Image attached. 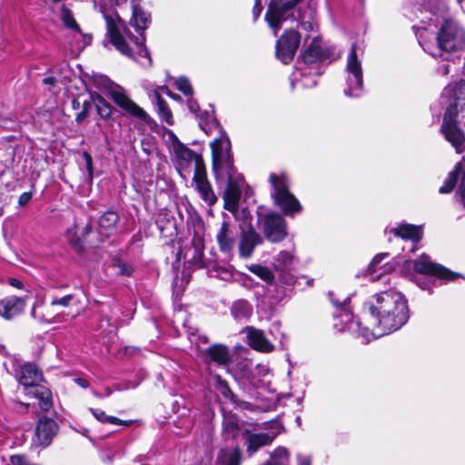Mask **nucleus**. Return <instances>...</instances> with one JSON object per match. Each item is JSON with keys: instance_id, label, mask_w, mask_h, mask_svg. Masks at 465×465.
Segmentation results:
<instances>
[{"instance_id": "nucleus-54", "label": "nucleus", "mask_w": 465, "mask_h": 465, "mask_svg": "<svg viewBox=\"0 0 465 465\" xmlns=\"http://www.w3.org/2000/svg\"><path fill=\"white\" fill-rule=\"evenodd\" d=\"M57 80L54 77H46L43 80V83L47 85H54Z\"/></svg>"}, {"instance_id": "nucleus-52", "label": "nucleus", "mask_w": 465, "mask_h": 465, "mask_svg": "<svg viewBox=\"0 0 465 465\" xmlns=\"http://www.w3.org/2000/svg\"><path fill=\"white\" fill-rule=\"evenodd\" d=\"M74 382L78 386H80V387H82L84 389H85V388H87L89 386V381L86 379H84V378H75L74 379Z\"/></svg>"}, {"instance_id": "nucleus-5", "label": "nucleus", "mask_w": 465, "mask_h": 465, "mask_svg": "<svg viewBox=\"0 0 465 465\" xmlns=\"http://www.w3.org/2000/svg\"><path fill=\"white\" fill-rule=\"evenodd\" d=\"M444 95L452 97L453 103H450L444 114L441 124V132L446 140L455 147L457 153H462L465 149V134L458 126L456 121L457 101L465 97V82H459L450 84L444 89Z\"/></svg>"}, {"instance_id": "nucleus-36", "label": "nucleus", "mask_w": 465, "mask_h": 465, "mask_svg": "<svg viewBox=\"0 0 465 465\" xmlns=\"http://www.w3.org/2000/svg\"><path fill=\"white\" fill-rule=\"evenodd\" d=\"M154 97L161 118L168 124H173V115L167 103L162 98L161 94L158 91H155Z\"/></svg>"}, {"instance_id": "nucleus-58", "label": "nucleus", "mask_w": 465, "mask_h": 465, "mask_svg": "<svg viewBox=\"0 0 465 465\" xmlns=\"http://www.w3.org/2000/svg\"><path fill=\"white\" fill-rule=\"evenodd\" d=\"M157 91H158L159 93H160V91H161V92H163V93H164V94H167V92H170L167 86H161V87H159V90H157Z\"/></svg>"}, {"instance_id": "nucleus-43", "label": "nucleus", "mask_w": 465, "mask_h": 465, "mask_svg": "<svg viewBox=\"0 0 465 465\" xmlns=\"http://www.w3.org/2000/svg\"><path fill=\"white\" fill-rule=\"evenodd\" d=\"M176 86H177V89L185 95L192 96L193 94V87H192L189 80L185 77H180L176 81Z\"/></svg>"}, {"instance_id": "nucleus-55", "label": "nucleus", "mask_w": 465, "mask_h": 465, "mask_svg": "<svg viewBox=\"0 0 465 465\" xmlns=\"http://www.w3.org/2000/svg\"><path fill=\"white\" fill-rule=\"evenodd\" d=\"M439 71L442 75H447L450 73V65L444 64L439 68Z\"/></svg>"}, {"instance_id": "nucleus-26", "label": "nucleus", "mask_w": 465, "mask_h": 465, "mask_svg": "<svg viewBox=\"0 0 465 465\" xmlns=\"http://www.w3.org/2000/svg\"><path fill=\"white\" fill-rule=\"evenodd\" d=\"M262 243V238L252 228L242 232L239 242V254L242 258H250L254 248Z\"/></svg>"}, {"instance_id": "nucleus-19", "label": "nucleus", "mask_w": 465, "mask_h": 465, "mask_svg": "<svg viewBox=\"0 0 465 465\" xmlns=\"http://www.w3.org/2000/svg\"><path fill=\"white\" fill-rule=\"evenodd\" d=\"M193 183L202 200L208 205H213L217 202V197L207 179L205 166L202 169L198 166V170L193 173Z\"/></svg>"}, {"instance_id": "nucleus-18", "label": "nucleus", "mask_w": 465, "mask_h": 465, "mask_svg": "<svg viewBox=\"0 0 465 465\" xmlns=\"http://www.w3.org/2000/svg\"><path fill=\"white\" fill-rule=\"evenodd\" d=\"M203 240L202 237L195 235L189 245L181 249L178 252V259L183 260L184 262L193 266H203Z\"/></svg>"}, {"instance_id": "nucleus-30", "label": "nucleus", "mask_w": 465, "mask_h": 465, "mask_svg": "<svg viewBox=\"0 0 465 465\" xmlns=\"http://www.w3.org/2000/svg\"><path fill=\"white\" fill-rule=\"evenodd\" d=\"M242 453L239 447L222 449L217 453L215 465H241Z\"/></svg>"}, {"instance_id": "nucleus-59", "label": "nucleus", "mask_w": 465, "mask_h": 465, "mask_svg": "<svg viewBox=\"0 0 465 465\" xmlns=\"http://www.w3.org/2000/svg\"><path fill=\"white\" fill-rule=\"evenodd\" d=\"M79 105H80V103L77 100L73 101V107L74 109H77L79 107Z\"/></svg>"}, {"instance_id": "nucleus-46", "label": "nucleus", "mask_w": 465, "mask_h": 465, "mask_svg": "<svg viewBox=\"0 0 465 465\" xmlns=\"http://www.w3.org/2000/svg\"><path fill=\"white\" fill-rule=\"evenodd\" d=\"M74 300L73 294L65 295L62 298H54L51 301V306H63V307H68L71 303V302Z\"/></svg>"}, {"instance_id": "nucleus-8", "label": "nucleus", "mask_w": 465, "mask_h": 465, "mask_svg": "<svg viewBox=\"0 0 465 465\" xmlns=\"http://www.w3.org/2000/svg\"><path fill=\"white\" fill-rule=\"evenodd\" d=\"M269 181L273 188L271 194L274 203L286 215L293 216L299 213L302 207L296 197L290 192L286 177L272 173Z\"/></svg>"}, {"instance_id": "nucleus-25", "label": "nucleus", "mask_w": 465, "mask_h": 465, "mask_svg": "<svg viewBox=\"0 0 465 465\" xmlns=\"http://www.w3.org/2000/svg\"><path fill=\"white\" fill-rule=\"evenodd\" d=\"M26 305L25 298L11 296L0 301V316L11 320L19 315Z\"/></svg>"}, {"instance_id": "nucleus-32", "label": "nucleus", "mask_w": 465, "mask_h": 465, "mask_svg": "<svg viewBox=\"0 0 465 465\" xmlns=\"http://www.w3.org/2000/svg\"><path fill=\"white\" fill-rule=\"evenodd\" d=\"M28 395H32L35 398L39 400V407L44 411H48L52 406V395L49 389H47L45 386H40L39 388H36L34 391H27L25 392Z\"/></svg>"}, {"instance_id": "nucleus-17", "label": "nucleus", "mask_w": 465, "mask_h": 465, "mask_svg": "<svg viewBox=\"0 0 465 465\" xmlns=\"http://www.w3.org/2000/svg\"><path fill=\"white\" fill-rule=\"evenodd\" d=\"M238 240L236 229L227 221H223L216 233L219 250L226 256H231Z\"/></svg>"}, {"instance_id": "nucleus-39", "label": "nucleus", "mask_w": 465, "mask_h": 465, "mask_svg": "<svg viewBox=\"0 0 465 465\" xmlns=\"http://www.w3.org/2000/svg\"><path fill=\"white\" fill-rule=\"evenodd\" d=\"M423 237V228L421 225H413L409 223V241H411L414 244L409 251L414 252L417 249V243Z\"/></svg>"}, {"instance_id": "nucleus-41", "label": "nucleus", "mask_w": 465, "mask_h": 465, "mask_svg": "<svg viewBox=\"0 0 465 465\" xmlns=\"http://www.w3.org/2000/svg\"><path fill=\"white\" fill-rule=\"evenodd\" d=\"M292 259V254L290 252L282 251L275 257V267L278 270H284L291 265Z\"/></svg>"}, {"instance_id": "nucleus-15", "label": "nucleus", "mask_w": 465, "mask_h": 465, "mask_svg": "<svg viewBox=\"0 0 465 465\" xmlns=\"http://www.w3.org/2000/svg\"><path fill=\"white\" fill-rule=\"evenodd\" d=\"M172 148L177 160L179 172L187 169L192 163H194V172L198 170V163L201 169L205 166L202 156L185 146L177 137L173 138Z\"/></svg>"}, {"instance_id": "nucleus-3", "label": "nucleus", "mask_w": 465, "mask_h": 465, "mask_svg": "<svg viewBox=\"0 0 465 465\" xmlns=\"http://www.w3.org/2000/svg\"><path fill=\"white\" fill-rule=\"evenodd\" d=\"M100 11L106 22L107 34L111 43L123 54L132 57L133 52L129 46L128 41L133 43L137 49V54L141 57L147 58L151 64L149 52L144 45L145 37L143 31L150 24V15L140 7L134 6L133 10L134 26L140 36L134 35L126 27L119 15L114 10H106L104 6L100 7Z\"/></svg>"}, {"instance_id": "nucleus-34", "label": "nucleus", "mask_w": 465, "mask_h": 465, "mask_svg": "<svg viewBox=\"0 0 465 465\" xmlns=\"http://www.w3.org/2000/svg\"><path fill=\"white\" fill-rule=\"evenodd\" d=\"M313 15H314V11L310 5L305 6L304 8L300 7L298 9L297 19L299 20V22L303 29H305L307 31L313 29V23H312Z\"/></svg>"}, {"instance_id": "nucleus-42", "label": "nucleus", "mask_w": 465, "mask_h": 465, "mask_svg": "<svg viewBox=\"0 0 465 465\" xmlns=\"http://www.w3.org/2000/svg\"><path fill=\"white\" fill-rule=\"evenodd\" d=\"M429 13L433 16L436 12H445L447 10L446 0H429Z\"/></svg>"}, {"instance_id": "nucleus-23", "label": "nucleus", "mask_w": 465, "mask_h": 465, "mask_svg": "<svg viewBox=\"0 0 465 465\" xmlns=\"http://www.w3.org/2000/svg\"><path fill=\"white\" fill-rule=\"evenodd\" d=\"M458 182H460L459 193L465 204V164L461 162L456 164L454 170L449 174L439 192L440 193H450Z\"/></svg>"}, {"instance_id": "nucleus-9", "label": "nucleus", "mask_w": 465, "mask_h": 465, "mask_svg": "<svg viewBox=\"0 0 465 465\" xmlns=\"http://www.w3.org/2000/svg\"><path fill=\"white\" fill-rule=\"evenodd\" d=\"M389 257L388 252H381L376 254L367 268V274L371 281L375 282L381 278L383 274L399 272L401 275H407V258L400 255L393 258L391 262L382 265L381 263L384 259Z\"/></svg>"}, {"instance_id": "nucleus-47", "label": "nucleus", "mask_w": 465, "mask_h": 465, "mask_svg": "<svg viewBox=\"0 0 465 465\" xmlns=\"http://www.w3.org/2000/svg\"><path fill=\"white\" fill-rule=\"evenodd\" d=\"M114 266L118 269L120 274L124 276H130L133 273V267L121 261H115Z\"/></svg>"}, {"instance_id": "nucleus-2", "label": "nucleus", "mask_w": 465, "mask_h": 465, "mask_svg": "<svg viewBox=\"0 0 465 465\" xmlns=\"http://www.w3.org/2000/svg\"><path fill=\"white\" fill-rule=\"evenodd\" d=\"M187 104L199 119V126L205 134H209L213 128L219 132V137L211 143L212 167L218 186L223 188L224 208L235 213L244 181L233 165L230 139L214 116L207 111H201L195 100L190 98Z\"/></svg>"}, {"instance_id": "nucleus-20", "label": "nucleus", "mask_w": 465, "mask_h": 465, "mask_svg": "<svg viewBox=\"0 0 465 465\" xmlns=\"http://www.w3.org/2000/svg\"><path fill=\"white\" fill-rule=\"evenodd\" d=\"M17 379L27 392L34 391L36 388L41 386L40 382L43 380V375L35 365L27 363L20 368L17 373Z\"/></svg>"}, {"instance_id": "nucleus-63", "label": "nucleus", "mask_w": 465, "mask_h": 465, "mask_svg": "<svg viewBox=\"0 0 465 465\" xmlns=\"http://www.w3.org/2000/svg\"><path fill=\"white\" fill-rule=\"evenodd\" d=\"M94 396H96V397H98V398H101V397L103 396L102 394L97 393V392H95V391H94Z\"/></svg>"}, {"instance_id": "nucleus-31", "label": "nucleus", "mask_w": 465, "mask_h": 465, "mask_svg": "<svg viewBox=\"0 0 465 465\" xmlns=\"http://www.w3.org/2000/svg\"><path fill=\"white\" fill-rule=\"evenodd\" d=\"M231 313L237 321L247 320L252 313V307L246 300H238L232 303Z\"/></svg>"}, {"instance_id": "nucleus-10", "label": "nucleus", "mask_w": 465, "mask_h": 465, "mask_svg": "<svg viewBox=\"0 0 465 465\" xmlns=\"http://www.w3.org/2000/svg\"><path fill=\"white\" fill-rule=\"evenodd\" d=\"M301 0H271L265 20L273 30L274 35L282 28V24L294 18V7Z\"/></svg>"}, {"instance_id": "nucleus-37", "label": "nucleus", "mask_w": 465, "mask_h": 465, "mask_svg": "<svg viewBox=\"0 0 465 465\" xmlns=\"http://www.w3.org/2000/svg\"><path fill=\"white\" fill-rule=\"evenodd\" d=\"M119 214L114 211H106L99 218V226L104 230H112L119 222Z\"/></svg>"}, {"instance_id": "nucleus-24", "label": "nucleus", "mask_w": 465, "mask_h": 465, "mask_svg": "<svg viewBox=\"0 0 465 465\" xmlns=\"http://www.w3.org/2000/svg\"><path fill=\"white\" fill-rule=\"evenodd\" d=\"M245 430H248V429L244 427L243 422L236 415L223 413V435L226 440H237L240 437L243 439Z\"/></svg>"}, {"instance_id": "nucleus-28", "label": "nucleus", "mask_w": 465, "mask_h": 465, "mask_svg": "<svg viewBox=\"0 0 465 465\" xmlns=\"http://www.w3.org/2000/svg\"><path fill=\"white\" fill-rule=\"evenodd\" d=\"M247 338L249 345L256 351L262 352H271L274 350V346L267 340L263 331L247 328Z\"/></svg>"}, {"instance_id": "nucleus-57", "label": "nucleus", "mask_w": 465, "mask_h": 465, "mask_svg": "<svg viewBox=\"0 0 465 465\" xmlns=\"http://www.w3.org/2000/svg\"><path fill=\"white\" fill-rule=\"evenodd\" d=\"M167 95L174 100H180L181 96L179 94H173L172 92H167Z\"/></svg>"}, {"instance_id": "nucleus-51", "label": "nucleus", "mask_w": 465, "mask_h": 465, "mask_svg": "<svg viewBox=\"0 0 465 465\" xmlns=\"http://www.w3.org/2000/svg\"><path fill=\"white\" fill-rule=\"evenodd\" d=\"M83 156L85 160V165L89 172V174H92L93 167H92V157L88 153H84Z\"/></svg>"}, {"instance_id": "nucleus-60", "label": "nucleus", "mask_w": 465, "mask_h": 465, "mask_svg": "<svg viewBox=\"0 0 465 465\" xmlns=\"http://www.w3.org/2000/svg\"><path fill=\"white\" fill-rule=\"evenodd\" d=\"M112 394V390L110 388H106L104 390V395L105 396H110Z\"/></svg>"}, {"instance_id": "nucleus-53", "label": "nucleus", "mask_w": 465, "mask_h": 465, "mask_svg": "<svg viewBox=\"0 0 465 465\" xmlns=\"http://www.w3.org/2000/svg\"><path fill=\"white\" fill-rule=\"evenodd\" d=\"M299 465H311V459L307 456L300 455L298 457Z\"/></svg>"}, {"instance_id": "nucleus-61", "label": "nucleus", "mask_w": 465, "mask_h": 465, "mask_svg": "<svg viewBox=\"0 0 465 465\" xmlns=\"http://www.w3.org/2000/svg\"><path fill=\"white\" fill-rule=\"evenodd\" d=\"M458 2L460 5L461 8L465 11V0H458Z\"/></svg>"}, {"instance_id": "nucleus-6", "label": "nucleus", "mask_w": 465, "mask_h": 465, "mask_svg": "<svg viewBox=\"0 0 465 465\" xmlns=\"http://www.w3.org/2000/svg\"><path fill=\"white\" fill-rule=\"evenodd\" d=\"M436 54L442 60L460 58L465 49V30L454 19H444L436 34Z\"/></svg>"}, {"instance_id": "nucleus-22", "label": "nucleus", "mask_w": 465, "mask_h": 465, "mask_svg": "<svg viewBox=\"0 0 465 465\" xmlns=\"http://www.w3.org/2000/svg\"><path fill=\"white\" fill-rule=\"evenodd\" d=\"M428 20V22L421 21L419 25H413L412 29L421 48L432 56L437 57V54L432 52L430 45L433 39L436 40V37H434L435 32L432 27L433 18L430 16Z\"/></svg>"}, {"instance_id": "nucleus-62", "label": "nucleus", "mask_w": 465, "mask_h": 465, "mask_svg": "<svg viewBox=\"0 0 465 465\" xmlns=\"http://www.w3.org/2000/svg\"><path fill=\"white\" fill-rule=\"evenodd\" d=\"M31 315H32V317H34V318L35 317V306L32 308Z\"/></svg>"}, {"instance_id": "nucleus-64", "label": "nucleus", "mask_w": 465, "mask_h": 465, "mask_svg": "<svg viewBox=\"0 0 465 465\" xmlns=\"http://www.w3.org/2000/svg\"><path fill=\"white\" fill-rule=\"evenodd\" d=\"M54 3H59V2H62L63 0H52Z\"/></svg>"}, {"instance_id": "nucleus-13", "label": "nucleus", "mask_w": 465, "mask_h": 465, "mask_svg": "<svg viewBox=\"0 0 465 465\" xmlns=\"http://www.w3.org/2000/svg\"><path fill=\"white\" fill-rule=\"evenodd\" d=\"M413 266L417 272L427 275H435L439 279L446 282L454 281L458 277H461L460 274L453 272L439 263L432 262L430 257L426 254L420 255L418 260L414 261Z\"/></svg>"}, {"instance_id": "nucleus-48", "label": "nucleus", "mask_w": 465, "mask_h": 465, "mask_svg": "<svg viewBox=\"0 0 465 465\" xmlns=\"http://www.w3.org/2000/svg\"><path fill=\"white\" fill-rule=\"evenodd\" d=\"M91 105L89 102H84L82 111L77 114L75 120L78 123H81L83 120H84L87 117L88 114V108Z\"/></svg>"}, {"instance_id": "nucleus-29", "label": "nucleus", "mask_w": 465, "mask_h": 465, "mask_svg": "<svg viewBox=\"0 0 465 465\" xmlns=\"http://www.w3.org/2000/svg\"><path fill=\"white\" fill-rule=\"evenodd\" d=\"M205 361L208 365L213 363L218 366H226L231 361V356L227 347L215 344L207 349Z\"/></svg>"}, {"instance_id": "nucleus-11", "label": "nucleus", "mask_w": 465, "mask_h": 465, "mask_svg": "<svg viewBox=\"0 0 465 465\" xmlns=\"http://www.w3.org/2000/svg\"><path fill=\"white\" fill-rule=\"evenodd\" d=\"M100 84L109 91V94L114 102L123 110L134 117L147 121L149 118L143 108L134 103L125 94L122 87L114 84L109 78L102 76Z\"/></svg>"}, {"instance_id": "nucleus-50", "label": "nucleus", "mask_w": 465, "mask_h": 465, "mask_svg": "<svg viewBox=\"0 0 465 465\" xmlns=\"http://www.w3.org/2000/svg\"><path fill=\"white\" fill-rule=\"evenodd\" d=\"M32 193L30 192L23 193L18 199V203L20 206H25L31 200Z\"/></svg>"}, {"instance_id": "nucleus-21", "label": "nucleus", "mask_w": 465, "mask_h": 465, "mask_svg": "<svg viewBox=\"0 0 465 465\" xmlns=\"http://www.w3.org/2000/svg\"><path fill=\"white\" fill-rule=\"evenodd\" d=\"M57 430L58 426L53 419L43 417L36 425L34 441L41 446H48Z\"/></svg>"}, {"instance_id": "nucleus-27", "label": "nucleus", "mask_w": 465, "mask_h": 465, "mask_svg": "<svg viewBox=\"0 0 465 465\" xmlns=\"http://www.w3.org/2000/svg\"><path fill=\"white\" fill-rule=\"evenodd\" d=\"M61 19L64 26L74 32L76 36L82 38L83 43L82 45H78L79 49H83L84 46L88 45L91 43V36L88 35H84L81 31L79 25L74 18L72 11L64 5H63L61 8Z\"/></svg>"}, {"instance_id": "nucleus-4", "label": "nucleus", "mask_w": 465, "mask_h": 465, "mask_svg": "<svg viewBox=\"0 0 465 465\" xmlns=\"http://www.w3.org/2000/svg\"><path fill=\"white\" fill-rule=\"evenodd\" d=\"M327 57V53L322 45V40L318 37L312 39L310 45L304 51L302 61H299L292 74V85L300 83L304 88H312L317 84L320 75L319 62Z\"/></svg>"}, {"instance_id": "nucleus-38", "label": "nucleus", "mask_w": 465, "mask_h": 465, "mask_svg": "<svg viewBox=\"0 0 465 465\" xmlns=\"http://www.w3.org/2000/svg\"><path fill=\"white\" fill-rule=\"evenodd\" d=\"M249 270L267 283H272L274 280V275L268 267L252 265Z\"/></svg>"}, {"instance_id": "nucleus-40", "label": "nucleus", "mask_w": 465, "mask_h": 465, "mask_svg": "<svg viewBox=\"0 0 465 465\" xmlns=\"http://www.w3.org/2000/svg\"><path fill=\"white\" fill-rule=\"evenodd\" d=\"M91 413L94 417L102 423H111L114 425H121L124 423L120 419L106 415L105 412L100 409H90Z\"/></svg>"}, {"instance_id": "nucleus-44", "label": "nucleus", "mask_w": 465, "mask_h": 465, "mask_svg": "<svg viewBox=\"0 0 465 465\" xmlns=\"http://www.w3.org/2000/svg\"><path fill=\"white\" fill-rule=\"evenodd\" d=\"M385 234L392 233L395 237L407 239V225L404 223L399 224L397 227L389 228L386 227L384 230Z\"/></svg>"}, {"instance_id": "nucleus-33", "label": "nucleus", "mask_w": 465, "mask_h": 465, "mask_svg": "<svg viewBox=\"0 0 465 465\" xmlns=\"http://www.w3.org/2000/svg\"><path fill=\"white\" fill-rule=\"evenodd\" d=\"M91 98L98 114L104 120L110 119L113 113L112 105L98 94H91Z\"/></svg>"}, {"instance_id": "nucleus-49", "label": "nucleus", "mask_w": 465, "mask_h": 465, "mask_svg": "<svg viewBox=\"0 0 465 465\" xmlns=\"http://www.w3.org/2000/svg\"><path fill=\"white\" fill-rule=\"evenodd\" d=\"M262 11V0H255L254 6L252 8L253 20H257Z\"/></svg>"}, {"instance_id": "nucleus-56", "label": "nucleus", "mask_w": 465, "mask_h": 465, "mask_svg": "<svg viewBox=\"0 0 465 465\" xmlns=\"http://www.w3.org/2000/svg\"><path fill=\"white\" fill-rule=\"evenodd\" d=\"M10 284L14 287H16V288H21L22 287V282L19 281V280H16V279H11L10 280Z\"/></svg>"}, {"instance_id": "nucleus-35", "label": "nucleus", "mask_w": 465, "mask_h": 465, "mask_svg": "<svg viewBox=\"0 0 465 465\" xmlns=\"http://www.w3.org/2000/svg\"><path fill=\"white\" fill-rule=\"evenodd\" d=\"M211 380L213 381L214 388L220 391V393L225 398L230 400L232 402L235 403V395L232 393L231 389L229 388L227 382L223 380L219 375H213Z\"/></svg>"}, {"instance_id": "nucleus-1", "label": "nucleus", "mask_w": 465, "mask_h": 465, "mask_svg": "<svg viewBox=\"0 0 465 465\" xmlns=\"http://www.w3.org/2000/svg\"><path fill=\"white\" fill-rule=\"evenodd\" d=\"M364 309L368 326L362 327L345 305H341L337 318L340 331L361 337L365 343L399 330L407 321V301L403 293L396 291L376 294L365 303Z\"/></svg>"}, {"instance_id": "nucleus-14", "label": "nucleus", "mask_w": 465, "mask_h": 465, "mask_svg": "<svg viewBox=\"0 0 465 465\" xmlns=\"http://www.w3.org/2000/svg\"><path fill=\"white\" fill-rule=\"evenodd\" d=\"M301 36L295 30H286L276 43V56L283 64H289L300 45Z\"/></svg>"}, {"instance_id": "nucleus-45", "label": "nucleus", "mask_w": 465, "mask_h": 465, "mask_svg": "<svg viewBox=\"0 0 465 465\" xmlns=\"http://www.w3.org/2000/svg\"><path fill=\"white\" fill-rule=\"evenodd\" d=\"M10 465H36L30 461L27 456L24 454H15L9 459Z\"/></svg>"}, {"instance_id": "nucleus-7", "label": "nucleus", "mask_w": 465, "mask_h": 465, "mask_svg": "<svg viewBox=\"0 0 465 465\" xmlns=\"http://www.w3.org/2000/svg\"><path fill=\"white\" fill-rule=\"evenodd\" d=\"M363 54V50L359 49L356 45H352L346 62V78L343 93L348 97H359L363 92V73L360 56Z\"/></svg>"}, {"instance_id": "nucleus-16", "label": "nucleus", "mask_w": 465, "mask_h": 465, "mask_svg": "<svg viewBox=\"0 0 465 465\" xmlns=\"http://www.w3.org/2000/svg\"><path fill=\"white\" fill-rule=\"evenodd\" d=\"M263 233L272 242H280L287 236V225L283 217L275 213H268L263 218Z\"/></svg>"}, {"instance_id": "nucleus-12", "label": "nucleus", "mask_w": 465, "mask_h": 465, "mask_svg": "<svg viewBox=\"0 0 465 465\" xmlns=\"http://www.w3.org/2000/svg\"><path fill=\"white\" fill-rule=\"evenodd\" d=\"M266 432L254 433L249 430L244 431L246 452L253 455L260 448L270 445L281 432V424L278 421H271L265 426Z\"/></svg>"}]
</instances>
